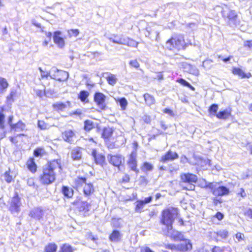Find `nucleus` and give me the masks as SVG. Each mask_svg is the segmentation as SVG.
I'll use <instances>...</instances> for the list:
<instances>
[{"label": "nucleus", "instance_id": "f257e3e1", "mask_svg": "<svg viewBox=\"0 0 252 252\" xmlns=\"http://www.w3.org/2000/svg\"><path fill=\"white\" fill-rule=\"evenodd\" d=\"M60 172L63 171V165L59 158L48 161L42 169V173L39 175L38 180L42 185L48 186L55 182L57 178L56 171Z\"/></svg>", "mask_w": 252, "mask_h": 252}, {"label": "nucleus", "instance_id": "f03ea898", "mask_svg": "<svg viewBox=\"0 0 252 252\" xmlns=\"http://www.w3.org/2000/svg\"><path fill=\"white\" fill-rule=\"evenodd\" d=\"M178 215V211L176 208L171 207L163 211L161 222L166 226L168 230L172 229V223Z\"/></svg>", "mask_w": 252, "mask_h": 252}, {"label": "nucleus", "instance_id": "7ed1b4c3", "mask_svg": "<svg viewBox=\"0 0 252 252\" xmlns=\"http://www.w3.org/2000/svg\"><path fill=\"white\" fill-rule=\"evenodd\" d=\"M165 44L166 49L169 51L184 50L187 47L184 37L179 35L172 36Z\"/></svg>", "mask_w": 252, "mask_h": 252}, {"label": "nucleus", "instance_id": "20e7f679", "mask_svg": "<svg viewBox=\"0 0 252 252\" xmlns=\"http://www.w3.org/2000/svg\"><path fill=\"white\" fill-rule=\"evenodd\" d=\"M208 187L211 189L213 194L215 196L213 199V203L215 205L221 203L222 202L221 196L229 193V189L225 186H221L215 188L213 183H211L208 185Z\"/></svg>", "mask_w": 252, "mask_h": 252}, {"label": "nucleus", "instance_id": "39448f33", "mask_svg": "<svg viewBox=\"0 0 252 252\" xmlns=\"http://www.w3.org/2000/svg\"><path fill=\"white\" fill-rule=\"evenodd\" d=\"M109 163L119 170L125 168V157L121 154H109L107 157Z\"/></svg>", "mask_w": 252, "mask_h": 252}, {"label": "nucleus", "instance_id": "423d86ee", "mask_svg": "<svg viewBox=\"0 0 252 252\" xmlns=\"http://www.w3.org/2000/svg\"><path fill=\"white\" fill-rule=\"evenodd\" d=\"M106 99V96L102 93L99 92L94 93L93 100L98 108L99 111H105L107 109Z\"/></svg>", "mask_w": 252, "mask_h": 252}, {"label": "nucleus", "instance_id": "0eeeda50", "mask_svg": "<svg viewBox=\"0 0 252 252\" xmlns=\"http://www.w3.org/2000/svg\"><path fill=\"white\" fill-rule=\"evenodd\" d=\"M14 117L10 115L8 117L7 122L9 126L10 131L11 132H20L23 131L26 129V125L22 120H19L17 123H13Z\"/></svg>", "mask_w": 252, "mask_h": 252}, {"label": "nucleus", "instance_id": "6e6552de", "mask_svg": "<svg viewBox=\"0 0 252 252\" xmlns=\"http://www.w3.org/2000/svg\"><path fill=\"white\" fill-rule=\"evenodd\" d=\"M181 243L177 245L168 244L166 245V248L172 250L188 251L192 249V245L189 240L184 238Z\"/></svg>", "mask_w": 252, "mask_h": 252}, {"label": "nucleus", "instance_id": "1a4fd4ad", "mask_svg": "<svg viewBox=\"0 0 252 252\" xmlns=\"http://www.w3.org/2000/svg\"><path fill=\"white\" fill-rule=\"evenodd\" d=\"M127 165L130 171H132L136 174L139 173L136 152H132L129 154L127 161Z\"/></svg>", "mask_w": 252, "mask_h": 252}, {"label": "nucleus", "instance_id": "9d476101", "mask_svg": "<svg viewBox=\"0 0 252 252\" xmlns=\"http://www.w3.org/2000/svg\"><path fill=\"white\" fill-rule=\"evenodd\" d=\"M91 156H92L94 162L101 166H103L106 164V158L104 154L99 153L96 149H93L92 151Z\"/></svg>", "mask_w": 252, "mask_h": 252}, {"label": "nucleus", "instance_id": "9b49d317", "mask_svg": "<svg viewBox=\"0 0 252 252\" xmlns=\"http://www.w3.org/2000/svg\"><path fill=\"white\" fill-rule=\"evenodd\" d=\"M178 158L179 155L177 152L169 150L160 157L159 160L160 162L164 163L168 161H174Z\"/></svg>", "mask_w": 252, "mask_h": 252}, {"label": "nucleus", "instance_id": "f8f14e48", "mask_svg": "<svg viewBox=\"0 0 252 252\" xmlns=\"http://www.w3.org/2000/svg\"><path fill=\"white\" fill-rule=\"evenodd\" d=\"M69 77L68 73L67 71L56 69L52 75V78L59 82L66 81Z\"/></svg>", "mask_w": 252, "mask_h": 252}, {"label": "nucleus", "instance_id": "ddd939ff", "mask_svg": "<svg viewBox=\"0 0 252 252\" xmlns=\"http://www.w3.org/2000/svg\"><path fill=\"white\" fill-rule=\"evenodd\" d=\"M62 139L66 142L71 144L76 137V132L70 129H65L61 133Z\"/></svg>", "mask_w": 252, "mask_h": 252}, {"label": "nucleus", "instance_id": "4468645a", "mask_svg": "<svg viewBox=\"0 0 252 252\" xmlns=\"http://www.w3.org/2000/svg\"><path fill=\"white\" fill-rule=\"evenodd\" d=\"M181 182L184 183L193 184L196 183L198 178L196 175L192 173H182L180 175Z\"/></svg>", "mask_w": 252, "mask_h": 252}, {"label": "nucleus", "instance_id": "2eb2a0df", "mask_svg": "<svg viewBox=\"0 0 252 252\" xmlns=\"http://www.w3.org/2000/svg\"><path fill=\"white\" fill-rule=\"evenodd\" d=\"M28 170L32 174H35L37 171L38 166L33 157H29L25 163Z\"/></svg>", "mask_w": 252, "mask_h": 252}, {"label": "nucleus", "instance_id": "dca6fc26", "mask_svg": "<svg viewBox=\"0 0 252 252\" xmlns=\"http://www.w3.org/2000/svg\"><path fill=\"white\" fill-rule=\"evenodd\" d=\"M114 129L110 126H106L103 128L101 133V137L105 142L110 141L113 136Z\"/></svg>", "mask_w": 252, "mask_h": 252}, {"label": "nucleus", "instance_id": "f3484780", "mask_svg": "<svg viewBox=\"0 0 252 252\" xmlns=\"http://www.w3.org/2000/svg\"><path fill=\"white\" fill-rule=\"evenodd\" d=\"M62 32L57 31L53 33V40L54 43L60 48H62L65 45L64 38L61 36Z\"/></svg>", "mask_w": 252, "mask_h": 252}, {"label": "nucleus", "instance_id": "a211bd4d", "mask_svg": "<svg viewBox=\"0 0 252 252\" xmlns=\"http://www.w3.org/2000/svg\"><path fill=\"white\" fill-rule=\"evenodd\" d=\"M71 158L73 160H80L82 158V148L76 147L70 152Z\"/></svg>", "mask_w": 252, "mask_h": 252}, {"label": "nucleus", "instance_id": "6ab92c4d", "mask_svg": "<svg viewBox=\"0 0 252 252\" xmlns=\"http://www.w3.org/2000/svg\"><path fill=\"white\" fill-rule=\"evenodd\" d=\"M144 104L146 106L150 107L156 104V100L154 96L148 93H145L143 94Z\"/></svg>", "mask_w": 252, "mask_h": 252}, {"label": "nucleus", "instance_id": "aec40b11", "mask_svg": "<svg viewBox=\"0 0 252 252\" xmlns=\"http://www.w3.org/2000/svg\"><path fill=\"white\" fill-rule=\"evenodd\" d=\"M95 191V188L94 185L91 183H86L83 189V192L86 196H90L94 194Z\"/></svg>", "mask_w": 252, "mask_h": 252}, {"label": "nucleus", "instance_id": "412c9836", "mask_svg": "<svg viewBox=\"0 0 252 252\" xmlns=\"http://www.w3.org/2000/svg\"><path fill=\"white\" fill-rule=\"evenodd\" d=\"M232 72L233 74L238 75L241 78H250L252 77L250 72L245 73L241 68L239 67L233 68Z\"/></svg>", "mask_w": 252, "mask_h": 252}, {"label": "nucleus", "instance_id": "4be33fe9", "mask_svg": "<svg viewBox=\"0 0 252 252\" xmlns=\"http://www.w3.org/2000/svg\"><path fill=\"white\" fill-rule=\"evenodd\" d=\"M231 116V109H225L219 111L216 114V117L220 120H226Z\"/></svg>", "mask_w": 252, "mask_h": 252}, {"label": "nucleus", "instance_id": "5701e85b", "mask_svg": "<svg viewBox=\"0 0 252 252\" xmlns=\"http://www.w3.org/2000/svg\"><path fill=\"white\" fill-rule=\"evenodd\" d=\"M4 180L7 183H10L14 182L16 177V175L14 174L10 168H8L3 174Z\"/></svg>", "mask_w": 252, "mask_h": 252}, {"label": "nucleus", "instance_id": "b1692460", "mask_svg": "<svg viewBox=\"0 0 252 252\" xmlns=\"http://www.w3.org/2000/svg\"><path fill=\"white\" fill-rule=\"evenodd\" d=\"M18 92L17 90L13 89L11 90L7 96L6 97V103L7 104H11L15 100L17 96Z\"/></svg>", "mask_w": 252, "mask_h": 252}, {"label": "nucleus", "instance_id": "393cba45", "mask_svg": "<svg viewBox=\"0 0 252 252\" xmlns=\"http://www.w3.org/2000/svg\"><path fill=\"white\" fill-rule=\"evenodd\" d=\"M47 155V152L43 147L36 148L33 152V157H42Z\"/></svg>", "mask_w": 252, "mask_h": 252}, {"label": "nucleus", "instance_id": "a878e982", "mask_svg": "<svg viewBox=\"0 0 252 252\" xmlns=\"http://www.w3.org/2000/svg\"><path fill=\"white\" fill-rule=\"evenodd\" d=\"M171 230H168V233L175 241H181L184 238L183 235L180 232L177 231H173L171 232Z\"/></svg>", "mask_w": 252, "mask_h": 252}, {"label": "nucleus", "instance_id": "bb28decb", "mask_svg": "<svg viewBox=\"0 0 252 252\" xmlns=\"http://www.w3.org/2000/svg\"><path fill=\"white\" fill-rule=\"evenodd\" d=\"M90 95L89 92L86 90L81 91L78 94L77 98L80 99L81 102L88 103L89 102L88 97Z\"/></svg>", "mask_w": 252, "mask_h": 252}, {"label": "nucleus", "instance_id": "cd10ccee", "mask_svg": "<svg viewBox=\"0 0 252 252\" xmlns=\"http://www.w3.org/2000/svg\"><path fill=\"white\" fill-rule=\"evenodd\" d=\"M61 191L63 195L67 198H71L74 194L73 190L68 187L63 186Z\"/></svg>", "mask_w": 252, "mask_h": 252}, {"label": "nucleus", "instance_id": "c85d7f7f", "mask_svg": "<svg viewBox=\"0 0 252 252\" xmlns=\"http://www.w3.org/2000/svg\"><path fill=\"white\" fill-rule=\"evenodd\" d=\"M95 127L94 123L90 120H86L84 122L83 129L86 132H89Z\"/></svg>", "mask_w": 252, "mask_h": 252}, {"label": "nucleus", "instance_id": "c756f323", "mask_svg": "<svg viewBox=\"0 0 252 252\" xmlns=\"http://www.w3.org/2000/svg\"><path fill=\"white\" fill-rule=\"evenodd\" d=\"M9 87V83L6 78L0 76V93H4Z\"/></svg>", "mask_w": 252, "mask_h": 252}, {"label": "nucleus", "instance_id": "7c9ffc66", "mask_svg": "<svg viewBox=\"0 0 252 252\" xmlns=\"http://www.w3.org/2000/svg\"><path fill=\"white\" fill-rule=\"evenodd\" d=\"M43 215V211L40 208H36L32 210L30 214L31 217L39 220Z\"/></svg>", "mask_w": 252, "mask_h": 252}, {"label": "nucleus", "instance_id": "2f4dec72", "mask_svg": "<svg viewBox=\"0 0 252 252\" xmlns=\"http://www.w3.org/2000/svg\"><path fill=\"white\" fill-rule=\"evenodd\" d=\"M121 234L118 230H115L110 235L109 238L111 242H117L121 239Z\"/></svg>", "mask_w": 252, "mask_h": 252}, {"label": "nucleus", "instance_id": "473e14b6", "mask_svg": "<svg viewBox=\"0 0 252 252\" xmlns=\"http://www.w3.org/2000/svg\"><path fill=\"white\" fill-rule=\"evenodd\" d=\"M87 182V178L83 177H77L74 180V183L75 188L78 189L81 187L83 184H85Z\"/></svg>", "mask_w": 252, "mask_h": 252}, {"label": "nucleus", "instance_id": "72a5a7b5", "mask_svg": "<svg viewBox=\"0 0 252 252\" xmlns=\"http://www.w3.org/2000/svg\"><path fill=\"white\" fill-rule=\"evenodd\" d=\"M52 107L54 111L60 112L63 111L66 107V105L64 103L60 102L53 103Z\"/></svg>", "mask_w": 252, "mask_h": 252}, {"label": "nucleus", "instance_id": "f704fd0d", "mask_svg": "<svg viewBox=\"0 0 252 252\" xmlns=\"http://www.w3.org/2000/svg\"><path fill=\"white\" fill-rule=\"evenodd\" d=\"M141 168L142 171L147 172L152 171L153 170L154 166L152 163L145 161L141 165Z\"/></svg>", "mask_w": 252, "mask_h": 252}, {"label": "nucleus", "instance_id": "c9c22d12", "mask_svg": "<svg viewBox=\"0 0 252 252\" xmlns=\"http://www.w3.org/2000/svg\"><path fill=\"white\" fill-rule=\"evenodd\" d=\"M26 136V134H25L24 133H20V134H14L12 136H10L8 138H9V141H10V142L12 144H14L15 146H17L18 143V138L21 137V136Z\"/></svg>", "mask_w": 252, "mask_h": 252}, {"label": "nucleus", "instance_id": "e433bc0d", "mask_svg": "<svg viewBox=\"0 0 252 252\" xmlns=\"http://www.w3.org/2000/svg\"><path fill=\"white\" fill-rule=\"evenodd\" d=\"M218 108L219 106L217 104L214 103L211 104L208 108V112L209 115L211 116H215L216 117V114L218 113L217 112Z\"/></svg>", "mask_w": 252, "mask_h": 252}, {"label": "nucleus", "instance_id": "4c0bfd02", "mask_svg": "<svg viewBox=\"0 0 252 252\" xmlns=\"http://www.w3.org/2000/svg\"><path fill=\"white\" fill-rule=\"evenodd\" d=\"M226 17L229 21L235 22L238 18V15L235 10H231L228 12Z\"/></svg>", "mask_w": 252, "mask_h": 252}, {"label": "nucleus", "instance_id": "58836bf2", "mask_svg": "<svg viewBox=\"0 0 252 252\" xmlns=\"http://www.w3.org/2000/svg\"><path fill=\"white\" fill-rule=\"evenodd\" d=\"M110 40L113 43L118 44H124L125 39L120 37L118 35H114L112 37L109 38Z\"/></svg>", "mask_w": 252, "mask_h": 252}, {"label": "nucleus", "instance_id": "ea45409f", "mask_svg": "<svg viewBox=\"0 0 252 252\" xmlns=\"http://www.w3.org/2000/svg\"><path fill=\"white\" fill-rule=\"evenodd\" d=\"M4 109L3 107H0V128L3 129L5 127V116L3 114Z\"/></svg>", "mask_w": 252, "mask_h": 252}, {"label": "nucleus", "instance_id": "a19ab883", "mask_svg": "<svg viewBox=\"0 0 252 252\" xmlns=\"http://www.w3.org/2000/svg\"><path fill=\"white\" fill-rule=\"evenodd\" d=\"M107 83L111 85L114 86L117 81V78L115 75L110 74L106 78Z\"/></svg>", "mask_w": 252, "mask_h": 252}, {"label": "nucleus", "instance_id": "79ce46f5", "mask_svg": "<svg viewBox=\"0 0 252 252\" xmlns=\"http://www.w3.org/2000/svg\"><path fill=\"white\" fill-rule=\"evenodd\" d=\"M177 82L182 85L183 86L187 87L191 91H195V88L191 86L189 82H188L186 80L183 78H178L177 80Z\"/></svg>", "mask_w": 252, "mask_h": 252}, {"label": "nucleus", "instance_id": "37998d69", "mask_svg": "<svg viewBox=\"0 0 252 252\" xmlns=\"http://www.w3.org/2000/svg\"><path fill=\"white\" fill-rule=\"evenodd\" d=\"M116 101L119 103L122 110H125L126 109L128 103L125 97L117 99L116 100Z\"/></svg>", "mask_w": 252, "mask_h": 252}, {"label": "nucleus", "instance_id": "c03bdc74", "mask_svg": "<svg viewBox=\"0 0 252 252\" xmlns=\"http://www.w3.org/2000/svg\"><path fill=\"white\" fill-rule=\"evenodd\" d=\"M74 250L72 247L68 244H63L60 248L58 252H73Z\"/></svg>", "mask_w": 252, "mask_h": 252}, {"label": "nucleus", "instance_id": "a18cd8bd", "mask_svg": "<svg viewBox=\"0 0 252 252\" xmlns=\"http://www.w3.org/2000/svg\"><path fill=\"white\" fill-rule=\"evenodd\" d=\"M57 248V245L56 244L50 243L45 247L44 251L45 252H56Z\"/></svg>", "mask_w": 252, "mask_h": 252}, {"label": "nucleus", "instance_id": "49530a36", "mask_svg": "<svg viewBox=\"0 0 252 252\" xmlns=\"http://www.w3.org/2000/svg\"><path fill=\"white\" fill-rule=\"evenodd\" d=\"M21 203V198L20 197L18 193L15 192L14 196L11 199L12 205H18Z\"/></svg>", "mask_w": 252, "mask_h": 252}, {"label": "nucleus", "instance_id": "de8ad7c7", "mask_svg": "<svg viewBox=\"0 0 252 252\" xmlns=\"http://www.w3.org/2000/svg\"><path fill=\"white\" fill-rule=\"evenodd\" d=\"M130 181V176L127 173L125 174L121 179L119 181V183L121 184H125L128 183Z\"/></svg>", "mask_w": 252, "mask_h": 252}, {"label": "nucleus", "instance_id": "09e8293b", "mask_svg": "<svg viewBox=\"0 0 252 252\" xmlns=\"http://www.w3.org/2000/svg\"><path fill=\"white\" fill-rule=\"evenodd\" d=\"M112 224L115 227H119L122 224V219L113 218L112 220Z\"/></svg>", "mask_w": 252, "mask_h": 252}, {"label": "nucleus", "instance_id": "8fccbe9b", "mask_svg": "<svg viewBox=\"0 0 252 252\" xmlns=\"http://www.w3.org/2000/svg\"><path fill=\"white\" fill-rule=\"evenodd\" d=\"M37 125L38 127L41 130H45L48 128V125L43 120H38Z\"/></svg>", "mask_w": 252, "mask_h": 252}, {"label": "nucleus", "instance_id": "3c124183", "mask_svg": "<svg viewBox=\"0 0 252 252\" xmlns=\"http://www.w3.org/2000/svg\"><path fill=\"white\" fill-rule=\"evenodd\" d=\"M212 61L210 60H206L203 62L202 63V66L206 69H209L211 68L212 67Z\"/></svg>", "mask_w": 252, "mask_h": 252}, {"label": "nucleus", "instance_id": "603ef678", "mask_svg": "<svg viewBox=\"0 0 252 252\" xmlns=\"http://www.w3.org/2000/svg\"><path fill=\"white\" fill-rule=\"evenodd\" d=\"M46 37L48 38L47 40H45L43 42L42 45L44 46H46L48 45V43L51 41V37L52 35V33L51 32H45Z\"/></svg>", "mask_w": 252, "mask_h": 252}, {"label": "nucleus", "instance_id": "864d4df0", "mask_svg": "<svg viewBox=\"0 0 252 252\" xmlns=\"http://www.w3.org/2000/svg\"><path fill=\"white\" fill-rule=\"evenodd\" d=\"M217 235L222 239H225L228 236V232L225 230H220L217 232Z\"/></svg>", "mask_w": 252, "mask_h": 252}, {"label": "nucleus", "instance_id": "5fc2aeb1", "mask_svg": "<svg viewBox=\"0 0 252 252\" xmlns=\"http://www.w3.org/2000/svg\"><path fill=\"white\" fill-rule=\"evenodd\" d=\"M86 236L88 240H91L94 242H95L98 239L97 236L93 235L91 232H88L86 233Z\"/></svg>", "mask_w": 252, "mask_h": 252}, {"label": "nucleus", "instance_id": "6e6d98bb", "mask_svg": "<svg viewBox=\"0 0 252 252\" xmlns=\"http://www.w3.org/2000/svg\"><path fill=\"white\" fill-rule=\"evenodd\" d=\"M152 199V196H149L148 197L145 198L144 200L138 201L137 205H144L145 204L148 203L151 201Z\"/></svg>", "mask_w": 252, "mask_h": 252}, {"label": "nucleus", "instance_id": "4d7b16f0", "mask_svg": "<svg viewBox=\"0 0 252 252\" xmlns=\"http://www.w3.org/2000/svg\"><path fill=\"white\" fill-rule=\"evenodd\" d=\"M129 64L131 67L138 68L139 67V63L137 60H131L129 62Z\"/></svg>", "mask_w": 252, "mask_h": 252}, {"label": "nucleus", "instance_id": "13d9d810", "mask_svg": "<svg viewBox=\"0 0 252 252\" xmlns=\"http://www.w3.org/2000/svg\"><path fill=\"white\" fill-rule=\"evenodd\" d=\"M9 209L12 214L15 215L19 211V206H10Z\"/></svg>", "mask_w": 252, "mask_h": 252}, {"label": "nucleus", "instance_id": "bf43d9fd", "mask_svg": "<svg viewBox=\"0 0 252 252\" xmlns=\"http://www.w3.org/2000/svg\"><path fill=\"white\" fill-rule=\"evenodd\" d=\"M68 33L70 36L76 37L79 34V31L78 29H71L68 31Z\"/></svg>", "mask_w": 252, "mask_h": 252}, {"label": "nucleus", "instance_id": "052dcab7", "mask_svg": "<svg viewBox=\"0 0 252 252\" xmlns=\"http://www.w3.org/2000/svg\"><path fill=\"white\" fill-rule=\"evenodd\" d=\"M143 120L145 123L150 124L152 122V118L150 116L145 115L143 117Z\"/></svg>", "mask_w": 252, "mask_h": 252}, {"label": "nucleus", "instance_id": "680f3d73", "mask_svg": "<svg viewBox=\"0 0 252 252\" xmlns=\"http://www.w3.org/2000/svg\"><path fill=\"white\" fill-rule=\"evenodd\" d=\"M244 46L250 49L252 48V40H246L244 42Z\"/></svg>", "mask_w": 252, "mask_h": 252}, {"label": "nucleus", "instance_id": "e2e57ef3", "mask_svg": "<svg viewBox=\"0 0 252 252\" xmlns=\"http://www.w3.org/2000/svg\"><path fill=\"white\" fill-rule=\"evenodd\" d=\"M235 236H236V238L237 239V240H238V242H240L241 241L244 240V235L243 233H241L240 232L237 233L236 234Z\"/></svg>", "mask_w": 252, "mask_h": 252}, {"label": "nucleus", "instance_id": "0e129e2a", "mask_svg": "<svg viewBox=\"0 0 252 252\" xmlns=\"http://www.w3.org/2000/svg\"><path fill=\"white\" fill-rule=\"evenodd\" d=\"M141 252H155L147 246H143L140 248Z\"/></svg>", "mask_w": 252, "mask_h": 252}, {"label": "nucleus", "instance_id": "69168bd1", "mask_svg": "<svg viewBox=\"0 0 252 252\" xmlns=\"http://www.w3.org/2000/svg\"><path fill=\"white\" fill-rule=\"evenodd\" d=\"M163 112L164 113L168 114L170 116H174V113L173 111L169 108H165L163 110Z\"/></svg>", "mask_w": 252, "mask_h": 252}, {"label": "nucleus", "instance_id": "338daca9", "mask_svg": "<svg viewBox=\"0 0 252 252\" xmlns=\"http://www.w3.org/2000/svg\"><path fill=\"white\" fill-rule=\"evenodd\" d=\"M245 216H247L250 219H252V210L249 209L245 212Z\"/></svg>", "mask_w": 252, "mask_h": 252}, {"label": "nucleus", "instance_id": "774afa93", "mask_svg": "<svg viewBox=\"0 0 252 252\" xmlns=\"http://www.w3.org/2000/svg\"><path fill=\"white\" fill-rule=\"evenodd\" d=\"M212 252H224L223 250L219 247H215L212 249Z\"/></svg>", "mask_w": 252, "mask_h": 252}]
</instances>
